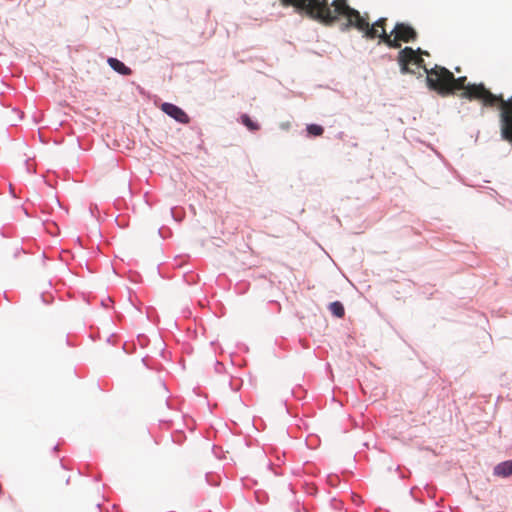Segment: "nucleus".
<instances>
[{
  "label": "nucleus",
  "instance_id": "8",
  "mask_svg": "<svg viewBox=\"0 0 512 512\" xmlns=\"http://www.w3.org/2000/svg\"><path fill=\"white\" fill-rule=\"evenodd\" d=\"M494 474L501 477L512 475V460L498 464L494 469Z\"/></svg>",
  "mask_w": 512,
  "mask_h": 512
},
{
  "label": "nucleus",
  "instance_id": "12",
  "mask_svg": "<svg viewBox=\"0 0 512 512\" xmlns=\"http://www.w3.org/2000/svg\"><path fill=\"white\" fill-rule=\"evenodd\" d=\"M280 1H281V4H282L283 6H286V7H287V6H292V7H294L295 2H296L297 0H280Z\"/></svg>",
  "mask_w": 512,
  "mask_h": 512
},
{
  "label": "nucleus",
  "instance_id": "3",
  "mask_svg": "<svg viewBox=\"0 0 512 512\" xmlns=\"http://www.w3.org/2000/svg\"><path fill=\"white\" fill-rule=\"evenodd\" d=\"M426 82L429 89L436 91L439 95L446 97L452 95L451 80L453 73L447 68L435 65L431 69L425 68Z\"/></svg>",
  "mask_w": 512,
  "mask_h": 512
},
{
  "label": "nucleus",
  "instance_id": "1",
  "mask_svg": "<svg viewBox=\"0 0 512 512\" xmlns=\"http://www.w3.org/2000/svg\"><path fill=\"white\" fill-rule=\"evenodd\" d=\"M293 8L298 14L326 26H331L344 17L346 22L342 25L343 31L353 28L361 32L366 39L379 38V43H382L381 32H386L387 18H379L371 25L368 13L361 15L358 10L350 7L346 0H332L330 4L329 0H297Z\"/></svg>",
  "mask_w": 512,
  "mask_h": 512
},
{
  "label": "nucleus",
  "instance_id": "9",
  "mask_svg": "<svg viewBox=\"0 0 512 512\" xmlns=\"http://www.w3.org/2000/svg\"><path fill=\"white\" fill-rule=\"evenodd\" d=\"M329 308H330L331 313H332L333 315H335L336 317L341 318V317H343V316H344V314H345V310H344L343 305H342L340 302H338V301H336V302H332V303L330 304V307H329Z\"/></svg>",
  "mask_w": 512,
  "mask_h": 512
},
{
  "label": "nucleus",
  "instance_id": "11",
  "mask_svg": "<svg viewBox=\"0 0 512 512\" xmlns=\"http://www.w3.org/2000/svg\"><path fill=\"white\" fill-rule=\"evenodd\" d=\"M307 131L312 136H321L324 132V129L320 125L311 124L307 127Z\"/></svg>",
  "mask_w": 512,
  "mask_h": 512
},
{
  "label": "nucleus",
  "instance_id": "2",
  "mask_svg": "<svg viewBox=\"0 0 512 512\" xmlns=\"http://www.w3.org/2000/svg\"><path fill=\"white\" fill-rule=\"evenodd\" d=\"M467 77L461 76L451 80L452 95H456L457 91H461L459 97L468 99L469 101H480L484 106H498L500 109V128L501 136L504 140L512 144V96L505 100L502 95L491 93L483 83L471 84L466 83Z\"/></svg>",
  "mask_w": 512,
  "mask_h": 512
},
{
  "label": "nucleus",
  "instance_id": "6",
  "mask_svg": "<svg viewBox=\"0 0 512 512\" xmlns=\"http://www.w3.org/2000/svg\"><path fill=\"white\" fill-rule=\"evenodd\" d=\"M163 112L175 119L176 121L187 124L189 123V116L184 110L172 103H163L161 106Z\"/></svg>",
  "mask_w": 512,
  "mask_h": 512
},
{
  "label": "nucleus",
  "instance_id": "10",
  "mask_svg": "<svg viewBox=\"0 0 512 512\" xmlns=\"http://www.w3.org/2000/svg\"><path fill=\"white\" fill-rule=\"evenodd\" d=\"M241 121L251 131H257L260 129L259 124L251 120V118L247 114H243L241 116Z\"/></svg>",
  "mask_w": 512,
  "mask_h": 512
},
{
  "label": "nucleus",
  "instance_id": "7",
  "mask_svg": "<svg viewBox=\"0 0 512 512\" xmlns=\"http://www.w3.org/2000/svg\"><path fill=\"white\" fill-rule=\"evenodd\" d=\"M107 62L113 70L121 75L128 76L132 74V70L116 58L110 57L108 58Z\"/></svg>",
  "mask_w": 512,
  "mask_h": 512
},
{
  "label": "nucleus",
  "instance_id": "4",
  "mask_svg": "<svg viewBox=\"0 0 512 512\" xmlns=\"http://www.w3.org/2000/svg\"><path fill=\"white\" fill-rule=\"evenodd\" d=\"M418 37L416 30L409 24L398 22L390 34L381 32V42L390 48L398 49L401 42H414Z\"/></svg>",
  "mask_w": 512,
  "mask_h": 512
},
{
  "label": "nucleus",
  "instance_id": "5",
  "mask_svg": "<svg viewBox=\"0 0 512 512\" xmlns=\"http://www.w3.org/2000/svg\"><path fill=\"white\" fill-rule=\"evenodd\" d=\"M422 54L428 55L426 51H422L420 48L414 50L411 47H405L398 53V63L400 65L401 72L415 74L416 69L423 68L425 70L424 59L421 57Z\"/></svg>",
  "mask_w": 512,
  "mask_h": 512
}]
</instances>
